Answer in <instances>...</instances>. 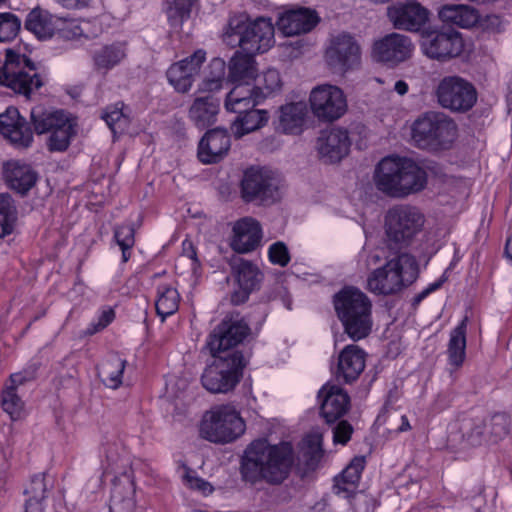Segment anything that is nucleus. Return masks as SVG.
<instances>
[{
	"instance_id": "obj_7",
	"label": "nucleus",
	"mask_w": 512,
	"mask_h": 512,
	"mask_svg": "<svg viewBox=\"0 0 512 512\" xmlns=\"http://www.w3.org/2000/svg\"><path fill=\"white\" fill-rule=\"evenodd\" d=\"M424 223V214L415 206L398 204L389 208L384 220L388 246L398 250L409 246Z\"/></svg>"
},
{
	"instance_id": "obj_43",
	"label": "nucleus",
	"mask_w": 512,
	"mask_h": 512,
	"mask_svg": "<svg viewBox=\"0 0 512 512\" xmlns=\"http://www.w3.org/2000/svg\"><path fill=\"white\" fill-rule=\"evenodd\" d=\"M254 54L235 52L229 62V80L232 83L247 82L255 78Z\"/></svg>"
},
{
	"instance_id": "obj_36",
	"label": "nucleus",
	"mask_w": 512,
	"mask_h": 512,
	"mask_svg": "<svg viewBox=\"0 0 512 512\" xmlns=\"http://www.w3.org/2000/svg\"><path fill=\"white\" fill-rule=\"evenodd\" d=\"M365 457H354L342 473L334 479V492L344 498L353 496L365 468Z\"/></svg>"
},
{
	"instance_id": "obj_58",
	"label": "nucleus",
	"mask_w": 512,
	"mask_h": 512,
	"mask_svg": "<svg viewBox=\"0 0 512 512\" xmlns=\"http://www.w3.org/2000/svg\"><path fill=\"white\" fill-rule=\"evenodd\" d=\"M353 431V426L347 420H340L333 427L334 443L346 445L350 441Z\"/></svg>"
},
{
	"instance_id": "obj_14",
	"label": "nucleus",
	"mask_w": 512,
	"mask_h": 512,
	"mask_svg": "<svg viewBox=\"0 0 512 512\" xmlns=\"http://www.w3.org/2000/svg\"><path fill=\"white\" fill-rule=\"evenodd\" d=\"M309 102L313 114L323 121L339 119L347 110L343 91L334 85L323 84L312 89Z\"/></svg>"
},
{
	"instance_id": "obj_19",
	"label": "nucleus",
	"mask_w": 512,
	"mask_h": 512,
	"mask_svg": "<svg viewBox=\"0 0 512 512\" xmlns=\"http://www.w3.org/2000/svg\"><path fill=\"white\" fill-rule=\"evenodd\" d=\"M387 16L396 29L416 32L428 21L429 12L419 2L406 0L389 6Z\"/></svg>"
},
{
	"instance_id": "obj_11",
	"label": "nucleus",
	"mask_w": 512,
	"mask_h": 512,
	"mask_svg": "<svg viewBox=\"0 0 512 512\" xmlns=\"http://www.w3.org/2000/svg\"><path fill=\"white\" fill-rule=\"evenodd\" d=\"M250 333L251 328L245 317L238 311H230L210 333L207 346L211 353L239 351L234 347L241 344Z\"/></svg>"
},
{
	"instance_id": "obj_46",
	"label": "nucleus",
	"mask_w": 512,
	"mask_h": 512,
	"mask_svg": "<svg viewBox=\"0 0 512 512\" xmlns=\"http://www.w3.org/2000/svg\"><path fill=\"white\" fill-rule=\"evenodd\" d=\"M126 366V360L118 354L110 355L102 364L100 374L103 375L104 384L112 389H117L122 384V375Z\"/></svg>"
},
{
	"instance_id": "obj_63",
	"label": "nucleus",
	"mask_w": 512,
	"mask_h": 512,
	"mask_svg": "<svg viewBox=\"0 0 512 512\" xmlns=\"http://www.w3.org/2000/svg\"><path fill=\"white\" fill-rule=\"evenodd\" d=\"M208 74L205 77L225 81L226 64L221 58H213L208 66Z\"/></svg>"
},
{
	"instance_id": "obj_62",
	"label": "nucleus",
	"mask_w": 512,
	"mask_h": 512,
	"mask_svg": "<svg viewBox=\"0 0 512 512\" xmlns=\"http://www.w3.org/2000/svg\"><path fill=\"white\" fill-rule=\"evenodd\" d=\"M323 456V450L319 443L309 444L303 452V458L308 468H315Z\"/></svg>"
},
{
	"instance_id": "obj_35",
	"label": "nucleus",
	"mask_w": 512,
	"mask_h": 512,
	"mask_svg": "<svg viewBox=\"0 0 512 512\" xmlns=\"http://www.w3.org/2000/svg\"><path fill=\"white\" fill-rule=\"evenodd\" d=\"M438 17L444 23L466 29L475 26L480 19L479 12L474 7L454 3L440 6Z\"/></svg>"
},
{
	"instance_id": "obj_30",
	"label": "nucleus",
	"mask_w": 512,
	"mask_h": 512,
	"mask_svg": "<svg viewBox=\"0 0 512 512\" xmlns=\"http://www.w3.org/2000/svg\"><path fill=\"white\" fill-rule=\"evenodd\" d=\"M3 175L11 189L22 195L34 187L38 179L36 171L30 165L15 160L4 164Z\"/></svg>"
},
{
	"instance_id": "obj_64",
	"label": "nucleus",
	"mask_w": 512,
	"mask_h": 512,
	"mask_svg": "<svg viewBox=\"0 0 512 512\" xmlns=\"http://www.w3.org/2000/svg\"><path fill=\"white\" fill-rule=\"evenodd\" d=\"M446 281L445 275H442L438 280L431 283L423 291L414 296L412 304L414 306L419 305L429 294L438 290Z\"/></svg>"
},
{
	"instance_id": "obj_32",
	"label": "nucleus",
	"mask_w": 512,
	"mask_h": 512,
	"mask_svg": "<svg viewBox=\"0 0 512 512\" xmlns=\"http://www.w3.org/2000/svg\"><path fill=\"white\" fill-rule=\"evenodd\" d=\"M91 57L94 71L107 74L127 57L126 43L117 41L103 45L95 49Z\"/></svg>"
},
{
	"instance_id": "obj_57",
	"label": "nucleus",
	"mask_w": 512,
	"mask_h": 512,
	"mask_svg": "<svg viewBox=\"0 0 512 512\" xmlns=\"http://www.w3.org/2000/svg\"><path fill=\"white\" fill-rule=\"evenodd\" d=\"M114 239L119 246H134L135 229L133 224H122L115 227Z\"/></svg>"
},
{
	"instance_id": "obj_5",
	"label": "nucleus",
	"mask_w": 512,
	"mask_h": 512,
	"mask_svg": "<svg viewBox=\"0 0 512 512\" xmlns=\"http://www.w3.org/2000/svg\"><path fill=\"white\" fill-rule=\"evenodd\" d=\"M416 258L408 253H399L368 277V289L378 295H392L411 285L418 277Z\"/></svg>"
},
{
	"instance_id": "obj_39",
	"label": "nucleus",
	"mask_w": 512,
	"mask_h": 512,
	"mask_svg": "<svg viewBox=\"0 0 512 512\" xmlns=\"http://www.w3.org/2000/svg\"><path fill=\"white\" fill-rule=\"evenodd\" d=\"M68 115L64 110L47 109L42 105L33 107L30 112L33 134L50 133L59 123L64 124L63 120Z\"/></svg>"
},
{
	"instance_id": "obj_41",
	"label": "nucleus",
	"mask_w": 512,
	"mask_h": 512,
	"mask_svg": "<svg viewBox=\"0 0 512 512\" xmlns=\"http://www.w3.org/2000/svg\"><path fill=\"white\" fill-rule=\"evenodd\" d=\"M63 123H59L51 132L47 141V147L50 152H64L66 151L72 139L77 134V122L69 114Z\"/></svg>"
},
{
	"instance_id": "obj_13",
	"label": "nucleus",
	"mask_w": 512,
	"mask_h": 512,
	"mask_svg": "<svg viewBox=\"0 0 512 512\" xmlns=\"http://www.w3.org/2000/svg\"><path fill=\"white\" fill-rule=\"evenodd\" d=\"M277 193L278 181L270 170L255 167L245 170L241 181V196L245 202L273 203Z\"/></svg>"
},
{
	"instance_id": "obj_44",
	"label": "nucleus",
	"mask_w": 512,
	"mask_h": 512,
	"mask_svg": "<svg viewBox=\"0 0 512 512\" xmlns=\"http://www.w3.org/2000/svg\"><path fill=\"white\" fill-rule=\"evenodd\" d=\"M486 427V421L483 417L463 418L460 426L463 441L473 447L482 445L488 436Z\"/></svg>"
},
{
	"instance_id": "obj_22",
	"label": "nucleus",
	"mask_w": 512,
	"mask_h": 512,
	"mask_svg": "<svg viewBox=\"0 0 512 512\" xmlns=\"http://www.w3.org/2000/svg\"><path fill=\"white\" fill-rule=\"evenodd\" d=\"M321 401L320 413L328 424L341 419L349 410L348 393L335 384H326L318 392Z\"/></svg>"
},
{
	"instance_id": "obj_61",
	"label": "nucleus",
	"mask_w": 512,
	"mask_h": 512,
	"mask_svg": "<svg viewBox=\"0 0 512 512\" xmlns=\"http://www.w3.org/2000/svg\"><path fill=\"white\" fill-rule=\"evenodd\" d=\"M63 38L75 39L83 34L81 27L74 23L59 19L58 28L56 29Z\"/></svg>"
},
{
	"instance_id": "obj_6",
	"label": "nucleus",
	"mask_w": 512,
	"mask_h": 512,
	"mask_svg": "<svg viewBox=\"0 0 512 512\" xmlns=\"http://www.w3.org/2000/svg\"><path fill=\"white\" fill-rule=\"evenodd\" d=\"M211 354L213 361L206 366L201 375L202 386L214 394H227L241 381L248 359L242 351Z\"/></svg>"
},
{
	"instance_id": "obj_3",
	"label": "nucleus",
	"mask_w": 512,
	"mask_h": 512,
	"mask_svg": "<svg viewBox=\"0 0 512 512\" xmlns=\"http://www.w3.org/2000/svg\"><path fill=\"white\" fill-rule=\"evenodd\" d=\"M333 307L344 333L354 342L372 331V302L360 289L345 286L333 296Z\"/></svg>"
},
{
	"instance_id": "obj_23",
	"label": "nucleus",
	"mask_w": 512,
	"mask_h": 512,
	"mask_svg": "<svg viewBox=\"0 0 512 512\" xmlns=\"http://www.w3.org/2000/svg\"><path fill=\"white\" fill-rule=\"evenodd\" d=\"M350 146L348 132L343 128L322 131L317 139L318 153L327 163L339 162L348 154Z\"/></svg>"
},
{
	"instance_id": "obj_20",
	"label": "nucleus",
	"mask_w": 512,
	"mask_h": 512,
	"mask_svg": "<svg viewBox=\"0 0 512 512\" xmlns=\"http://www.w3.org/2000/svg\"><path fill=\"white\" fill-rule=\"evenodd\" d=\"M205 60L206 53L200 49L189 57L172 64L167 70V78L170 84L178 92H187L192 87L194 77L198 75Z\"/></svg>"
},
{
	"instance_id": "obj_25",
	"label": "nucleus",
	"mask_w": 512,
	"mask_h": 512,
	"mask_svg": "<svg viewBox=\"0 0 512 512\" xmlns=\"http://www.w3.org/2000/svg\"><path fill=\"white\" fill-rule=\"evenodd\" d=\"M366 353L359 346L350 344L338 355L336 380L339 383L351 384L356 381L365 369Z\"/></svg>"
},
{
	"instance_id": "obj_37",
	"label": "nucleus",
	"mask_w": 512,
	"mask_h": 512,
	"mask_svg": "<svg viewBox=\"0 0 512 512\" xmlns=\"http://www.w3.org/2000/svg\"><path fill=\"white\" fill-rule=\"evenodd\" d=\"M219 106V100L214 95L198 96L189 109V118L198 128H206L216 121Z\"/></svg>"
},
{
	"instance_id": "obj_2",
	"label": "nucleus",
	"mask_w": 512,
	"mask_h": 512,
	"mask_svg": "<svg viewBox=\"0 0 512 512\" xmlns=\"http://www.w3.org/2000/svg\"><path fill=\"white\" fill-rule=\"evenodd\" d=\"M426 170L407 157H385L375 168L376 188L393 198H404L423 191L427 186Z\"/></svg>"
},
{
	"instance_id": "obj_33",
	"label": "nucleus",
	"mask_w": 512,
	"mask_h": 512,
	"mask_svg": "<svg viewBox=\"0 0 512 512\" xmlns=\"http://www.w3.org/2000/svg\"><path fill=\"white\" fill-rule=\"evenodd\" d=\"M52 487L53 481L45 473L32 476L24 489L26 512H44L48 492Z\"/></svg>"
},
{
	"instance_id": "obj_53",
	"label": "nucleus",
	"mask_w": 512,
	"mask_h": 512,
	"mask_svg": "<svg viewBox=\"0 0 512 512\" xmlns=\"http://www.w3.org/2000/svg\"><path fill=\"white\" fill-rule=\"evenodd\" d=\"M238 84L234 86V88L227 94L225 100H230L231 102H237L239 100H247V99H262L257 87H250L249 81L247 82H237Z\"/></svg>"
},
{
	"instance_id": "obj_60",
	"label": "nucleus",
	"mask_w": 512,
	"mask_h": 512,
	"mask_svg": "<svg viewBox=\"0 0 512 512\" xmlns=\"http://www.w3.org/2000/svg\"><path fill=\"white\" fill-rule=\"evenodd\" d=\"M115 318V312L112 308L103 310L99 317L98 321L96 323L90 324V326L87 329V333L89 335H93L104 328H106Z\"/></svg>"
},
{
	"instance_id": "obj_42",
	"label": "nucleus",
	"mask_w": 512,
	"mask_h": 512,
	"mask_svg": "<svg viewBox=\"0 0 512 512\" xmlns=\"http://www.w3.org/2000/svg\"><path fill=\"white\" fill-rule=\"evenodd\" d=\"M269 120L267 110L253 109L233 121L231 130L236 138L254 132L264 127Z\"/></svg>"
},
{
	"instance_id": "obj_27",
	"label": "nucleus",
	"mask_w": 512,
	"mask_h": 512,
	"mask_svg": "<svg viewBox=\"0 0 512 512\" xmlns=\"http://www.w3.org/2000/svg\"><path fill=\"white\" fill-rule=\"evenodd\" d=\"M319 22L314 10L299 8L283 13L277 20L278 29L286 36L310 32Z\"/></svg>"
},
{
	"instance_id": "obj_45",
	"label": "nucleus",
	"mask_w": 512,
	"mask_h": 512,
	"mask_svg": "<svg viewBox=\"0 0 512 512\" xmlns=\"http://www.w3.org/2000/svg\"><path fill=\"white\" fill-rule=\"evenodd\" d=\"M157 295L156 312L164 320L178 310L180 296L177 289L169 285H159Z\"/></svg>"
},
{
	"instance_id": "obj_4",
	"label": "nucleus",
	"mask_w": 512,
	"mask_h": 512,
	"mask_svg": "<svg viewBox=\"0 0 512 512\" xmlns=\"http://www.w3.org/2000/svg\"><path fill=\"white\" fill-rule=\"evenodd\" d=\"M456 137L457 124L442 112H425L411 126V139L414 145L430 152L450 149Z\"/></svg>"
},
{
	"instance_id": "obj_12",
	"label": "nucleus",
	"mask_w": 512,
	"mask_h": 512,
	"mask_svg": "<svg viewBox=\"0 0 512 512\" xmlns=\"http://www.w3.org/2000/svg\"><path fill=\"white\" fill-rule=\"evenodd\" d=\"M421 50L428 58L444 63L462 54L464 40L453 28L431 29L422 34Z\"/></svg>"
},
{
	"instance_id": "obj_9",
	"label": "nucleus",
	"mask_w": 512,
	"mask_h": 512,
	"mask_svg": "<svg viewBox=\"0 0 512 512\" xmlns=\"http://www.w3.org/2000/svg\"><path fill=\"white\" fill-rule=\"evenodd\" d=\"M245 422L231 405H219L206 412L200 425L202 438L214 443H229L245 431Z\"/></svg>"
},
{
	"instance_id": "obj_16",
	"label": "nucleus",
	"mask_w": 512,
	"mask_h": 512,
	"mask_svg": "<svg viewBox=\"0 0 512 512\" xmlns=\"http://www.w3.org/2000/svg\"><path fill=\"white\" fill-rule=\"evenodd\" d=\"M413 48L408 36L394 32L374 42L371 56L376 62L393 67L410 58Z\"/></svg>"
},
{
	"instance_id": "obj_1",
	"label": "nucleus",
	"mask_w": 512,
	"mask_h": 512,
	"mask_svg": "<svg viewBox=\"0 0 512 512\" xmlns=\"http://www.w3.org/2000/svg\"><path fill=\"white\" fill-rule=\"evenodd\" d=\"M294 460V449L290 442L272 445L267 439H257L245 450L241 474L246 481L263 479L270 484H280L288 478Z\"/></svg>"
},
{
	"instance_id": "obj_8",
	"label": "nucleus",
	"mask_w": 512,
	"mask_h": 512,
	"mask_svg": "<svg viewBox=\"0 0 512 512\" xmlns=\"http://www.w3.org/2000/svg\"><path fill=\"white\" fill-rule=\"evenodd\" d=\"M0 84L27 98L44 85L37 65L26 55L7 49L0 66Z\"/></svg>"
},
{
	"instance_id": "obj_40",
	"label": "nucleus",
	"mask_w": 512,
	"mask_h": 512,
	"mask_svg": "<svg viewBox=\"0 0 512 512\" xmlns=\"http://www.w3.org/2000/svg\"><path fill=\"white\" fill-rule=\"evenodd\" d=\"M468 318L464 317L450 332L447 345L448 363L455 369L460 368L466 359V332Z\"/></svg>"
},
{
	"instance_id": "obj_26",
	"label": "nucleus",
	"mask_w": 512,
	"mask_h": 512,
	"mask_svg": "<svg viewBox=\"0 0 512 512\" xmlns=\"http://www.w3.org/2000/svg\"><path fill=\"white\" fill-rule=\"evenodd\" d=\"M261 239L260 223L251 217H245L234 224L230 246L236 253H249L260 245Z\"/></svg>"
},
{
	"instance_id": "obj_34",
	"label": "nucleus",
	"mask_w": 512,
	"mask_h": 512,
	"mask_svg": "<svg viewBox=\"0 0 512 512\" xmlns=\"http://www.w3.org/2000/svg\"><path fill=\"white\" fill-rule=\"evenodd\" d=\"M306 115L307 105L302 101L282 105L279 108L276 130L284 134L297 135L302 131Z\"/></svg>"
},
{
	"instance_id": "obj_17",
	"label": "nucleus",
	"mask_w": 512,
	"mask_h": 512,
	"mask_svg": "<svg viewBox=\"0 0 512 512\" xmlns=\"http://www.w3.org/2000/svg\"><path fill=\"white\" fill-rule=\"evenodd\" d=\"M0 134L17 149H27L34 141L30 123L13 106L0 114Z\"/></svg>"
},
{
	"instance_id": "obj_10",
	"label": "nucleus",
	"mask_w": 512,
	"mask_h": 512,
	"mask_svg": "<svg viewBox=\"0 0 512 512\" xmlns=\"http://www.w3.org/2000/svg\"><path fill=\"white\" fill-rule=\"evenodd\" d=\"M435 96L442 108L452 113L465 114L476 105L478 91L469 80L458 75H449L439 81Z\"/></svg>"
},
{
	"instance_id": "obj_31",
	"label": "nucleus",
	"mask_w": 512,
	"mask_h": 512,
	"mask_svg": "<svg viewBox=\"0 0 512 512\" xmlns=\"http://www.w3.org/2000/svg\"><path fill=\"white\" fill-rule=\"evenodd\" d=\"M102 453L108 473H114V477L133 476L130 457L120 440L113 439L103 443Z\"/></svg>"
},
{
	"instance_id": "obj_51",
	"label": "nucleus",
	"mask_w": 512,
	"mask_h": 512,
	"mask_svg": "<svg viewBox=\"0 0 512 512\" xmlns=\"http://www.w3.org/2000/svg\"><path fill=\"white\" fill-rule=\"evenodd\" d=\"M21 29V20L13 13H0V42L15 39Z\"/></svg>"
},
{
	"instance_id": "obj_54",
	"label": "nucleus",
	"mask_w": 512,
	"mask_h": 512,
	"mask_svg": "<svg viewBox=\"0 0 512 512\" xmlns=\"http://www.w3.org/2000/svg\"><path fill=\"white\" fill-rule=\"evenodd\" d=\"M268 258L272 264L280 267H286L291 260L289 249L282 241H277L269 246Z\"/></svg>"
},
{
	"instance_id": "obj_52",
	"label": "nucleus",
	"mask_w": 512,
	"mask_h": 512,
	"mask_svg": "<svg viewBox=\"0 0 512 512\" xmlns=\"http://www.w3.org/2000/svg\"><path fill=\"white\" fill-rule=\"evenodd\" d=\"M262 85L257 86L262 100L269 96L270 94L280 90L282 86L280 73L276 69H268L266 70L261 79Z\"/></svg>"
},
{
	"instance_id": "obj_49",
	"label": "nucleus",
	"mask_w": 512,
	"mask_h": 512,
	"mask_svg": "<svg viewBox=\"0 0 512 512\" xmlns=\"http://www.w3.org/2000/svg\"><path fill=\"white\" fill-rule=\"evenodd\" d=\"M15 207L9 194H0V238L10 234L15 220Z\"/></svg>"
},
{
	"instance_id": "obj_59",
	"label": "nucleus",
	"mask_w": 512,
	"mask_h": 512,
	"mask_svg": "<svg viewBox=\"0 0 512 512\" xmlns=\"http://www.w3.org/2000/svg\"><path fill=\"white\" fill-rule=\"evenodd\" d=\"M262 99H247V100H239L237 102H231L230 100H225V108L229 112H233L238 114V116L243 115L244 113L253 110L255 106L260 104Z\"/></svg>"
},
{
	"instance_id": "obj_56",
	"label": "nucleus",
	"mask_w": 512,
	"mask_h": 512,
	"mask_svg": "<svg viewBox=\"0 0 512 512\" xmlns=\"http://www.w3.org/2000/svg\"><path fill=\"white\" fill-rule=\"evenodd\" d=\"M184 484L190 489L201 492L203 495L212 493L213 487L206 480L197 476L196 472L185 466V474L183 475Z\"/></svg>"
},
{
	"instance_id": "obj_21",
	"label": "nucleus",
	"mask_w": 512,
	"mask_h": 512,
	"mask_svg": "<svg viewBox=\"0 0 512 512\" xmlns=\"http://www.w3.org/2000/svg\"><path fill=\"white\" fill-rule=\"evenodd\" d=\"M242 29L248 53H264L274 44V27L268 19L247 21L242 17Z\"/></svg>"
},
{
	"instance_id": "obj_55",
	"label": "nucleus",
	"mask_w": 512,
	"mask_h": 512,
	"mask_svg": "<svg viewBox=\"0 0 512 512\" xmlns=\"http://www.w3.org/2000/svg\"><path fill=\"white\" fill-rule=\"evenodd\" d=\"M510 418L504 412L495 413L490 418V435L494 440L501 439L509 432Z\"/></svg>"
},
{
	"instance_id": "obj_50",
	"label": "nucleus",
	"mask_w": 512,
	"mask_h": 512,
	"mask_svg": "<svg viewBox=\"0 0 512 512\" xmlns=\"http://www.w3.org/2000/svg\"><path fill=\"white\" fill-rule=\"evenodd\" d=\"M223 42L231 48L239 46L242 50L246 51L242 29V16L233 17L229 20L227 29L223 34Z\"/></svg>"
},
{
	"instance_id": "obj_38",
	"label": "nucleus",
	"mask_w": 512,
	"mask_h": 512,
	"mask_svg": "<svg viewBox=\"0 0 512 512\" xmlns=\"http://www.w3.org/2000/svg\"><path fill=\"white\" fill-rule=\"evenodd\" d=\"M59 18H55L47 10L40 7L32 9L24 22V27L38 39L46 40L53 37L58 28Z\"/></svg>"
},
{
	"instance_id": "obj_28",
	"label": "nucleus",
	"mask_w": 512,
	"mask_h": 512,
	"mask_svg": "<svg viewBox=\"0 0 512 512\" xmlns=\"http://www.w3.org/2000/svg\"><path fill=\"white\" fill-rule=\"evenodd\" d=\"M36 371L37 366L33 365L24 369L22 372L12 374L10 376V385L6 386L2 392L1 404L3 410L10 415L12 420L20 418L24 406L23 401L16 393V388L19 385L33 380Z\"/></svg>"
},
{
	"instance_id": "obj_47",
	"label": "nucleus",
	"mask_w": 512,
	"mask_h": 512,
	"mask_svg": "<svg viewBox=\"0 0 512 512\" xmlns=\"http://www.w3.org/2000/svg\"><path fill=\"white\" fill-rule=\"evenodd\" d=\"M124 103L119 101L106 106L101 112V119L105 121L114 135L121 134L129 125V118L123 112Z\"/></svg>"
},
{
	"instance_id": "obj_24",
	"label": "nucleus",
	"mask_w": 512,
	"mask_h": 512,
	"mask_svg": "<svg viewBox=\"0 0 512 512\" xmlns=\"http://www.w3.org/2000/svg\"><path fill=\"white\" fill-rule=\"evenodd\" d=\"M231 146V138L227 129L214 128L208 130L198 145V158L204 164L217 163L227 155Z\"/></svg>"
},
{
	"instance_id": "obj_48",
	"label": "nucleus",
	"mask_w": 512,
	"mask_h": 512,
	"mask_svg": "<svg viewBox=\"0 0 512 512\" xmlns=\"http://www.w3.org/2000/svg\"><path fill=\"white\" fill-rule=\"evenodd\" d=\"M197 0H173L167 9V17L172 27H181L190 18L192 6Z\"/></svg>"
},
{
	"instance_id": "obj_18",
	"label": "nucleus",
	"mask_w": 512,
	"mask_h": 512,
	"mask_svg": "<svg viewBox=\"0 0 512 512\" xmlns=\"http://www.w3.org/2000/svg\"><path fill=\"white\" fill-rule=\"evenodd\" d=\"M360 57V47L355 38L348 33L335 36L326 50L328 65L341 71H347L358 66Z\"/></svg>"
},
{
	"instance_id": "obj_29",
	"label": "nucleus",
	"mask_w": 512,
	"mask_h": 512,
	"mask_svg": "<svg viewBox=\"0 0 512 512\" xmlns=\"http://www.w3.org/2000/svg\"><path fill=\"white\" fill-rule=\"evenodd\" d=\"M135 485L133 476L114 477L109 503L110 512H134Z\"/></svg>"
},
{
	"instance_id": "obj_15",
	"label": "nucleus",
	"mask_w": 512,
	"mask_h": 512,
	"mask_svg": "<svg viewBox=\"0 0 512 512\" xmlns=\"http://www.w3.org/2000/svg\"><path fill=\"white\" fill-rule=\"evenodd\" d=\"M229 265L238 285V289L231 293L230 301L233 305H240L249 299L252 292L260 289L264 274L257 264L238 256H233Z\"/></svg>"
}]
</instances>
